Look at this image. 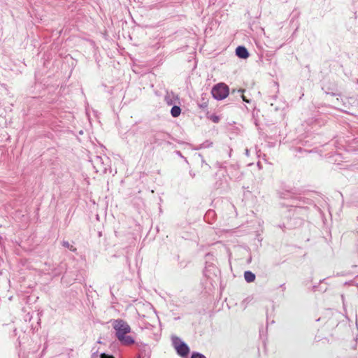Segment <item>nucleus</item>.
Segmentation results:
<instances>
[{
  "instance_id": "obj_1",
  "label": "nucleus",
  "mask_w": 358,
  "mask_h": 358,
  "mask_svg": "<svg viewBox=\"0 0 358 358\" xmlns=\"http://www.w3.org/2000/svg\"><path fill=\"white\" fill-rule=\"evenodd\" d=\"M172 139V136L169 133L163 131H154L151 134L149 142L151 145H156L157 146L170 145H171V140Z\"/></svg>"
},
{
  "instance_id": "obj_2",
  "label": "nucleus",
  "mask_w": 358,
  "mask_h": 358,
  "mask_svg": "<svg viewBox=\"0 0 358 358\" xmlns=\"http://www.w3.org/2000/svg\"><path fill=\"white\" fill-rule=\"evenodd\" d=\"M229 87L223 83L215 85L211 90L212 96L216 100L225 99L229 95Z\"/></svg>"
},
{
  "instance_id": "obj_3",
  "label": "nucleus",
  "mask_w": 358,
  "mask_h": 358,
  "mask_svg": "<svg viewBox=\"0 0 358 358\" xmlns=\"http://www.w3.org/2000/svg\"><path fill=\"white\" fill-rule=\"evenodd\" d=\"M113 329L115 330V336L117 338L131 332L130 326L127 322L122 320H115L113 323Z\"/></svg>"
},
{
  "instance_id": "obj_4",
  "label": "nucleus",
  "mask_w": 358,
  "mask_h": 358,
  "mask_svg": "<svg viewBox=\"0 0 358 358\" xmlns=\"http://www.w3.org/2000/svg\"><path fill=\"white\" fill-rule=\"evenodd\" d=\"M172 342L177 353L182 357H187L189 353L188 345L177 336L172 337Z\"/></svg>"
},
{
  "instance_id": "obj_5",
  "label": "nucleus",
  "mask_w": 358,
  "mask_h": 358,
  "mask_svg": "<svg viewBox=\"0 0 358 358\" xmlns=\"http://www.w3.org/2000/svg\"><path fill=\"white\" fill-rule=\"evenodd\" d=\"M322 89L327 94L331 96H337L339 94L337 85L334 82L324 83Z\"/></svg>"
},
{
  "instance_id": "obj_6",
  "label": "nucleus",
  "mask_w": 358,
  "mask_h": 358,
  "mask_svg": "<svg viewBox=\"0 0 358 358\" xmlns=\"http://www.w3.org/2000/svg\"><path fill=\"white\" fill-rule=\"evenodd\" d=\"M280 197L282 199H291L292 200H293V203L292 204V206H294L296 207H301V206L298 201L300 202L301 199L302 198L292 194V192H290L289 191L285 192H282L280 194Z\"/></svg>"
},
{
  "instance_id": "obj_7",
  "label": "nucleus",
  "mask_w": 358,
  "mask_h": 358,
  "mask_svg": "<svg viewBox=\"0 0 358 358\" xmlns=\"http://www.w3.org/2000/svg\"><path fill=\"white\" fill-rule=\"evenodd\" d=\"M236 55L241 59H247L250 54L248 50L245 46L239 45L236 49Z\"/></svg>"
},
{
  "instance_id": "obj_8",
  "label": "nucleus",
  "mask_w": 358,
  "mask_h": 358,
  "mask_svg": "<svg viewBox=\"0 0 358 358\" xmlns=\"http://www.w3.org/2000/svg\"><path fill=\"white\" fill-rule=\"evenodd\" d=\"M117 340L123 345H131L135 343V340L134 339V338L127 334L118 338Z\"/></svg>"
},
{
  "instance_id": "obj_9",
  "label": "nucleus",
  "mask_w": 358,
  "mask_h": 358,
  "mask_svg": "<svg viewBox=\"0 0 358 358\" xmlns=\"http://www.w3.org/2000/svg\"><path fill=\"white\" fill-rule=\"evenodd\" d=\"M66 270V264L64 262H60L56 267L52 269V273L55 276H57L62 274Z\"/></svg>"
},
{
  "instance_id": "obj_10",
  "label": "nucleus",
  "mask_w": 358,
  "mask_h": 358,
  "mask_svg": "<svg viewBox=\"0 0 358 358\" xmlns=\"http://www.w3.org/2000/svg\"><path fill=\"white\" fill-rule=\"evenodd\" d=\"M176 99H178V96L175 95V94L173 92H166V94L165 95V97H164V101L167 105H169V106L173 105L174 103V101Z\"/></svg>"
},
{
  "instance_id": "obj_11",
  "label": "nucleus",
  "mask_w": 358,
  "mask_h": 358,
  "mask_svg": "<svg viewBox=\"0 0 358 358\" xmlns=\"http://www.w3.org/2000/svg\"><path fill=\"white\" fill-rule=\"evenodd\" d=\"M208 99L207 98V94H201V100L198 102V106L201 108V109H206L208 108Z\"/></svg>"
},
{
  "instance_id": "obj_12",
  "label": "nucleus",
  "mask_w": 358,
  "mask_h": 358,
  "mask_svg": "<svg viewBox=\"0 0 358 358\" xmlns=\"http://www.w3.org/2000/svg\"><path fill=\"white\" fill-rule=\"evenodd\" d=\"M244 278L247 282H252L255 280V274L250 271H246L244 272Z\"/></svg>"
},
{
  "instance_id": "obj_13",
  "label": "nucleus",
  "mask_w": 358,
  "mask_h": 358,
  "mask_svg": "<svg viewBox=\"0 0 358 358\" xmlns=\"http://www.w3.org/2000/svg\"><path fill=\"white\" fill-rule=\"evenodd\" d=\"M181 113V108L179 106L174 105L171 110V114L172 117H177Z\"/></svg>"
},
{
  "instance_id": "obj_14",
  "label": "nucleus",
  "mask_w": 358,
  "mask_h": 358,
  "mask_svg": "<svg viewBox=\"0 0 358 358\" xmlns=\"http://www.w3.org/2000/svg\"><path fill=\"white\" fill-rule=\"evenodd\" d=\"M62 245L63 247L66 248H68L69 250L73 252H76L77 249L73 245H71L68 241H63L62 242Z\"/></svg>"
},
{
  "instance_id": "obj_15",
  "label": "nucleus",
  "mask_w": 358,
  "mask_h": 358,
  "mask_svg": "<svg viewBox=\"0 0 358 358\" xmlns=\"http://www.w3.org/2000/svg\"><path fill=\"white\" fill-rule=\"evenodd\" d=\"M213 145V142L210 141H206L203 143L199 145V148H207L211 147Z\"/></svg>"
},
{
  "instance_id": "obj_16",
  "label": "nucleus",
  "mask_w": 358,
  "mask_h": 358,
  "mask_svg": "<svg viewBox=\"0 0 358 358\" xmlns=\"http://www.w3.org/2000/svg\"><path fill=\"white\" fill-rule=\"evenodd\" d=\"M191 358H206L203 354L197 352H193Z\"/></svg>"
},
{
  "instance_id": "obj_17",
  "label": "nucleus",
  "mask_w": 358,
  "mask_h": 358,
  "mask_svg": "<svg viewBox=\"0 0 358 358\" xmlns=\"http://www.w3.org/2000/svg\"><path fill=\"white\" fill-rule=\"evenodd\" d=\"M94 163L97 166H99V164L100 165H103V158L101 157L96 156L95 157V159H94Z\"/></svg>"
},
{
  "instance_id": "obj_18",
  "label": "nucleus",
  "mask_w": 358,
  "mask_h": 358,
  "mask_svg": "<svg viewBox=\"0 0 358 358\" xmlns=\"http://www.w3.org/2000/svg\"><path fill=\"white\" fill-rule=\"evenodd\" d=\"M210 120H212L214 123H218L220 118L218 115H212L210 117Z\"/></svg>"
},
{
  "instance_id": "obj_19",
  "label": "nucleus",
  "mask_w": 358,
  "mask_h": 358,
  "mask_svg": "<svg viewBox=\"0 0 358 358\" xmlns=\"http://www.w3.org/2000/svg\"><path fill=\"white\" fill-rule=\"evenodd\" d=\"M100 358H114L112 355H107L106 353H101Z\"/></svg>"
},
{
  "instance_id": "obj_20",
  "label": "nucleus",
  "mask_w": 358,
  "mask_h": 358,
  "mask_svg": "<svg viewBox=\"0 0 358 358\" xmlns=\"http://www.w3.org/2000/svg\"><path fill=\"white\" fill-rule=\"evenodd\" d=\"M91 358H99L98 351L94 352L91 356Z\"/></svg>"
},
{
  "instance_id": "obj_21",
  "label": "nucleus",
  "mask_w": 358,
  "mask_h": 358,
  "mask_svg": "<svg viewBox=\"0 0 358 358\" xmlns=\"http://www.w3.org/2000/svg\"><path fill=\"white\" fill-rule=\"evenodd\" d=\"M144 352L145 353V350H144ZM143 352L141 350V352H140V355H139L140 358H144L145 355H143Z\"/></svg>"
},
{
  "instance_id": "obj_22",
  "label": "nucleus",
  "mask_w": 358,
  "mask_h": 358,
  "mask_svg": "<svg viewBox=\"0 0 358 358\" xmlns=\"http://www.w3.org/2000/svg\"><path fill=\"white\" fill-rule=\"evenodd\" d=\"M199 157H201V162H202V163H203V164H206V165H208V164L206 163L205 160L203 159V157H202L201 155H199Z\"/></svg>"
},
{
  "instance_id": "obj_23",
  "label": "nucleus",
  "mask_w": 358,
  "mask_h": 358,
  "mask_svg": "<svg viewBox=\"0 0 358 358\" xmlns=\"http://www.w3.org/2000/svg\"><path fill=\"white\" fill-rule=\"evenodd\" d=\"M101 171L105 172L106 171V166H103V168H101Z\"/></svg>"
},
{
  "instance_id": "obj_24",
  "label": "nucleus",
  "mask_w": 358,
  "mask_h": 358,
  "mask_svg": "<svg viewBox=\"0 0 358 358\" xmlns=\"http://www.w3.org/2000/svg\"><path fill=\"white\" fill-rule=\"evenodd\" d=\"M210 214H214V211H208V215H210Z\"/></svg>"
},
{
  "instance_id": "obj_25",
  "label": "nucleus",
  "mask_w": 358,
  "mask_h": 358,
  "mask_svg": "<svg viewBox=\"0 0 358 358\" xmlns=\"http://www.w3.org/2000/svg\"><path fill=\"white\" fill-rule=\"evenodd\" d=\"M280 287H281V288H283V290H284V289H285V284H282V285H280Z\"/></svg>"
},
{
  "instance_id": "obj_26",
  "label": "nucleus",
  "mask_w": 358,
  "mask_h": 358,
  "mask_svg": "<svg viewBox=\"0 0 358 358\" xmlns=\"http://www.w3.org/2000/svg\"><path fill=\"white\" fill-rule=\"evenodd\" d=\"M241 96L243 97V99L244 101H246V102H249L248 101H247L245 97L241 94Z\"/></svg>"
},
{
  "instance_id": "obj_27",
  "label": "nucleus",
  "mask_w": 358,
  "mask_h": 358,
  "mask_svg": "<svg viewBox=\"0 0 358 358\" xmlns=\"http://www.w3.org/2000/svg\"><path fill=\"white\" fill-rule=\"evenodd\" d=\"M238 92H239V93H241V94H242V93L243 92V90H238Z\"/></svg>"
},
{
  "instance_id": "obj_28",
  "label": "nucleus",
  "mask_w": 358,
  "mask_h": 358,
  "mask_svg": "<svg viewBox=\"0 0 358 358\" xmlns=\"http://www.w3.org/2000/svg\"><path fill=\"white\" fill-rule=\"evenodd\" d=\"M208 256H210V253H208V254L206 255V257H208Z\"/></svg>"
},
{
  "instance_id": "obj_29",
  "label": "nucleus",
  "mask_w": 358,
  "mask_h": 358,
  "mask_svg": "<svg viewBox=\"0 0 358 358\" xmlns=\"http://www.w3.org/2000/svg\"><path fill=\"white\" fill-rule=\"evenodd\" d=\"M357 219H358V216H357Z\"/></svg>"
}]
</instances>
